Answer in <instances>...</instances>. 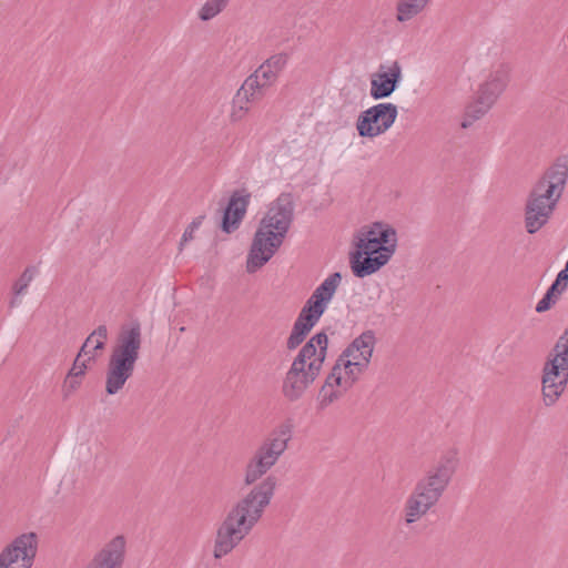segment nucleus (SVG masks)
<instances>
[{
	"label": "nucleus",
	"mask_w": 568,
	"mask_h": 568,
	"mask_svg": "<svg viewBox=\"0 0 568 568\" xmlns=\"http://www.w3.org/2000/svg\"><path fill=\"white\" fill-rule=\"evenodd\" d=\"M275 488L276 479L268 476L232 506L216 529L213 547L215 559L229 555L250 535L271 504Z\"/></svg>",
	"instance_id": "f257e3e1"
},
{
	"label": "nucleus",
	"mask_w": 568,
	"mask_h": 568,
	"mask_svg": "<svg viewBox=\"0 0 568 568\" xmlns=\"http://www.w3.org/2000/svg\"><path fill=\"white\" fill-rule=\"evenodd\" d=\"M293 217L294 201L290 193H282L271 202L247 254V273H255L275 255L284 242Z\"/></svg>",
	"instance_id": "f03ea898"
},
{
	"label": "nucleus",
	"mask_w": 568,
	"mask_h": 568,
	"mask_svg": "<svg viewBox=\"0 0 568 568\" xmlns=\"http://www.w3.org/2000/svg\"><path fill=\"white\" fill-rule=\"evenodd\" d=\"M459 464L458 452L445 450L416 483L405 503V523L410 525L425 516L443 497Z\"/></svg>",
	"instance_id": "7ed1b4c3"
},
{
	"label": "nucleus",
	"mask_w": 568,
	"mask_h": 568,
	"mask_svg": "<svg viewBox=\"0 0 568 568\" xmlns=\"http://www.w3.org/2000/svg\"><path fill=\"white\" fill-rule=\"evenodd\" d=\"M568 178L566 161H558L534 184L525 205V229L535 234L550 220Z\"/></svg>",
	"instance_id": "20e7f679"
},
{
	"label": "nucleus",
	"mask_w": 568,
	"mask_h": 568,
	"mask_svg": "<svg viewBox=\"0 0 568 568\" xmlns=\"http://www.w3.org/2000/svg\"><path fill=\"white\" fill-rule=\"evenodd\" d=\"M390 236V227L379 222L363 226L354 237V250L349 254V263L356 277H366L382 266L389 257L390 250L386 246Z\"/></svg>",
	"instance_id": "39448f33"
},
{
	"label": "nucleus",
	"mask_w": 568,
	"mask_h": 568,
	"mask_svg": "<svg viewBox=\"0 0 568 568\" xmlns=\"http://www.w3.org/2000/svg\"><path fill=\"white\" fill-rule=\"evenodd\" d=\"M142 346V332L139 322L123 326L116 344L110 354L105 371V393L116 395L133 375Z\"/></svg>",
	"instance_id": "423d86ee"
},
{
	"label": "nucleus",
	"mask_w": 568,
	"mask_h": 568,
	"mask_svg": "<svg viewBox=\"0 0 568 568\" xmlns=\"http://www.w3.org/2000/svg\"><path fill=\"white\" fill-rule=\"evenodd\" d=\"M293 437V425L283 422L261 442L244 469V484L250 486L267 474L284 455Z\"/></svg>",
	"instance_id": "0eeeda50"
},
{
	"label": "nucleus",
	"mask_w": 568,
	"mask_h": 568,
	"mask_svg": "<svg viewBox=\"0 0 568 568\" xmlns=\"http://www.w3.org/2000/svg\"><path fill=\"white\" fill-rule=\"evenodd\" d=\"M374 344L373 331L363 332L337 358L331 372V379L349 389L368 367Z\"/></svg>",
	"instance_id": "6e6552de"
},
{
	"label": "nucleus",
	"mask_w": 568,
	"mask_h": 568,
	"mask_svg": "<svg viewBox=\"0 0 568 568\" xmlns=\"http://www.w3.org/2000/svg\"><path fill=\"white\" fill-rule=\"evenodd\" d=\"M568 383V326L557 339L552 354L544 366L542 397L546 406H552Z\"/></svg>",
	"instance_id": "1a4fd4ad"
},
{
	"label": "nucleus",
	"mask_w": 568,
	"mask_h": 568,
	"mask_svg": "<svg viewBox=\"0 0 568 568\" xmlns=\"http://www.w3.org/2000/svg\"><path fill=\"white\" fill-rule=\"evenodd\" d=\"M342 282V274L334 272L329 274L312 293L301 310L293 329L306 337L311 329L317 324L328 307L338 286Z\"/></svg>",
	"instance_id": "9d476101"
},
{
	"label": "nucleus",
	"mask_w": 568,
	"mask_h": 568,
	"mask_svg": "<svg viewBox=\"0 0 568 568\" xmlns=\"http://www.w3.org/2000/svg\"><path fill=\"white\" fill-rule=\"evenodd\" d=\"M328 338L325 333L315 334L298 352L290 367L314 383L318 377L327 351Z\"/></svg>",
	"instance_id": "9b49d317"
},
{
	"label": "nucleus",
	"mask_w": 568,
	"mask_h": 568,
	"mask_svg": "<svg viewBox=\"0 0 568 568\" xmlns=\"http://www.w3.org/2000/svg\"><path fill=\"white\" fill-rule=\"evenodd\" d=\"M37 550V534H22L0 554V568H31Z\"/></svg>",
	"instance_id": "f8f14e48"
},
{
	"label": "nucleus",
	"mask_w": 568,
	"mask_h": 568,
	"mask_svg": "<svg viewBox=\"0 0 568 568\" xmlns=\"http://www.w3.org/2000/svg\"><path fill=\"white\" fill-rule=\"evenodd\" d=\"M390 126V102L376 104L362 112L357 120V131L361 136H377Z\"/></svg>",
	"instance_id": "ddd939ff"
},
{
	"label": "nucleus",
	"mask_w": 568,
	"mask_h": 568,
	"mask_svg": "<svg viewBox=\"0 0 568 568\" xmlns=\"http://www.w3.org/2000/svg\"><path fill=\"white\" fill-rule=\"evenodd\" d=\"M126 557V539L122 535L106 541L88 562L85 568H122Z\"/></svg>",
	"instance_id": "4468645a"
},
{
	"label": "nucleus",
	"mask_w": 568,
	"mask_h": 568,
	"mask_svg": "<svg viewBox=\"0 0 568 568\" xmlns=\"http://www.w3.org/2000/svg\"><path fill=\"white\" fill-rule=\"evenodd\" d=\"M251 195L245 191H235L224 210L222 219V230L225 233H232L239 229L243 217L245 216L250 204Z\"/></svg>",
	"instance_id": "2eb2a0df"
},
{
	"label": "nucleus",
	"mask_w": 568,
	"mask_h": 568,
	"mask_svg": "<svg viewBox=\"0 0 568 568\" xmlns=\"http://www.w3.org/2000/svg\"><path fill=\"white\" fill-rule=\"evenodd\" d=\"M509 79V70L507 67L499 64L491 70L485 81L479 85L477 94L493 105L504 92Z\"/></svg>",
	"instance_id": "dca6fc26"
},
{
	"label": "nucleus",
	"mask_w": 568,
	"mask_h": 568,
	"mask_svg": "<svg viewBox=\"0 0 568 568\" xmlns=\"http://www.w3.org/2000/svg\"><path fill=\"white\" fill-rule=\"evenodd\" d=\"M312 384L303 374H298L290 367L283 378L282 394L286 399L295 402L304 395Z\"/></svg>",
	"instance_id": "f3484780"
},
{
	"label": "nucleus",
	"mask_w": 568,
	"mask_h": 568,
	"mask_svg": "<svg viewBox=\"0 0 568 568\" xmlns=\"http://www.w3.org/2000/svg\"><path fill=\"white\" fill-rule=\"evenodd\" d=\"M288 62V57L285 53H277L270 57L263 62L255 72L267 83L270 87L273 85L281 72L285 69Z\"/></svg>",
	"instance_id": "a211bd4d"
},
{
	"label": "nucleus",
	"mask_w": 568,
	"mask_h": 568,
	"mask_svg": "<svg viewBox=\"0 0 568 568\" xmlns=\"http://www.w3.org/2000/svg\"><path fill=\"white\" fill-rule=\"evenodd\" d=\"M348 388H344L331 379V374L326 377L324 385L321 387L317 396V407L321 410L326 409L334 402L339 399Z\"/></svg>",
	"instance_id": "6ab92c4d"
},
{
	"label": "nucleus",
	"mask_w": 568,
	"mask_h": 568,
	"mask_svg": "<svg viewBox=\"0 0 568 568\" xmlns=\"http://www.w3.org/2000/svg\"><path fill=\"white\" fill-rule=\"evenodd\" d=\"M432 0H397L396 19L399 22H408L423 13Z\"/></svg>",
	"instance_id": "aec40b11"
},
{
	"label": "nucleus",
	"mask_w": 568,
	"mask_h": 568,
	"mask_svg": "<svg viewBox=\"0 0 568 568\" xmlns=\"http://www.w3.org/2000/svg\"><path fill=\"white\" fill-rule=\"evenodd\" d=\"M371 95L374 99L390 95V67L381 65L379 71L372 75Z\"/></svg>",
	"instance_id": "412c9836"
},
{
	"label": "nucleus",
	"mask_w": 568,
	"mask_h": 568,
	"mask_svg": "<svg viewBox=\"0 0 568 568\" xmlns=\"http://www.w3.org/2000/svg\"><path fill=\"white\" fill-rule=\"evenodd\" d=\"M491 103L485 101L479 97V94H477L476 100L467 105L460 126L463 129L470 128L474 122L481 119L491 109Z\"/></svg>",
	"instance_id": "4be33fe9"
},
{
	"label": "nucleus",
	"mask_w": 568,
	"mask_h": 568,
	"mask_svg": "<svg viewBox=\"0 0 568 568\" xmlns=\"http://www.w3.org/2000/svg\"><path fill=\"white\" fill-rule=\"evenodd\" d=\"M268 87L270 85L264 83V80L254 72L245 79L236 92L251 101H255L262 97L263 90Z\"/></svg>",
	"instance_id": "5701e85b"
},
{
	"label": "nucleus",
	"mask_w": 568,
	"mask_h": 568,
	"mask_svg": "<svg viewBox=\"0 0 568 568\" xmlns=\"http://www.w3.org/2000/svg\"><path fill=\"white\" fill-rule=\"evenodd\" d=\"M106 339L108 328L105 325H100L87 337L80 351L88 356L97 355V351L104 348Z\"/></svg>",
	"instance_id": "b1692460"
},
{
	"label": "nucleus",
	"mask_w": 568,
	"mask_h": 568,
	"mask_svg": "<svg viewBox=\"0 0 568 568\" xmlns=\"http://www.w3.org/2000/svg\"><path fill=\"white\" fill-rule=\"evenodd\" d=\"M37 270L34 267H27L20 277L12 285L13 297L10 301V307H17L20 305V296L27 293L30 283L36 276Z\"/></svg>",
	"instance_id": "393cba45"
},
{
	"label": "nucleus",
	"mask_w": 568,
	"mask_h": 568,
	"mask_svg": "<svg viewBox=\"0 0 568 568\" xmlns=\"http://www.w3.org/2000/svg\"><path fill=\"white\" fill-rule=\"evenodd\" d=\"M252 102L253 101L236 92L231 103V110L229 114L230 121L233 123L242 121L250 112V105Z\"/></svg>",
	"instance_id": "a878e982"
},
{
	"label": "nucleus",
	"mask_w": 568,
	"mask_h": 568,
	"mask_svg": "<svg viewBox=\"0 0 568 568\" xmlns=\"http://www.w3.org/2000/svg\"><path fill=\"white\" fill-rule=\"evenodd\" d=\"M230 0H206L197 11L201 21L206 22L217 17L229 4Z\"/></svg>",
	"instance_id": "bb28decb"
},
{
	"label": "nucleus",
	"mask_w": 568,
	"mask_h": 568,
	"mask_svg": "<svg viewBox=\"0 0 568 568\" xmlns=\"http://www.w3.org/2000/svg\"><path fill=\"white\" fill-rule=\"evenodd\" d=\"M97 355H87L79 351L77 357L73 361L72 367L69 369L71 376H78L83 378L88 368L95 362Z\"/></svg>",
	"instance_id": "cd10ccee"
},
{
	"label": "nucleus",
	"mask_w": 568,
	"mask_h": 568,
	"mask_svg": "<svg viewBox=\"0 0 568 568\" xmlns=\"http://www.w3.org/2000/svg\"><path fill=\"white\" fill-rule=\"evenodd\" d=\"M562 293L564 291L559 288L558 284L552 283L544 297L537 303L536 312L544 313L550 310V307L559 300Z\"/></svg>",
	"instance_id": "c85d7f7f"
},
{
	"label": "nucleus",
	"mask_w": 568,
	"mask_h": 568,
	"mask_svg": "<svg viewBox=\"0 0 568 568\" xmlns=\"http://www.w3.org/2000/svg\"><path fill=\"white\" fill-rule=\"evenodd\" d=\"M204 220V216L200 215L195 217L184 230V233L182 234V239L180 242V247L182 248L187 242L192 241L194 237V233L199 230V227L202 225V222Z\"/></svg>",
	"instance_id": "c756f323"
},
{
	"label": "nucleus",
	"mask_w": 568,
	"mask_h": 568,
	"mask_svg": "<svg viewBox=\"0 0 568 568\" xmlns=\"http://www.w3.org/2000/svg\"><path fill=\"white\" fill-rule=\"evenodd\" d=\"M82 378L78 376H71V374H67L63 385L62 392L64 397L71 396L75 390L81 386Z\"/></svg>",
	"instance_id": "7c9ffc66"
},
{
	"label": "nucleus",
	"mask_w": 568,
	"mask_h": 568,
	"mask_svg": "<svg viewBox=\"0 0 568 568\" xmlns=\"http://www.w3.org/2000/svg\"><path fill=\"white\" fill-rule=\"evenodd\" d=\"M305 336L301 333H297V331H294L292 328L291 334L286 341V347L288 351H293L297 348L304 341Z\"/></svg>",
	"instance_id": "2f4dec72"
},
{
	"label": "nucleus",
	"mask_w": 568,
	"mask_h": 568,
	"mask_svg": "<svg viewBox=\"0 0 568 568\" xmlns=\"http://www.w3.org/2000/svg\"><path fill=\"white\" fill-rule=\"evenodd\" d=\"M552 283L558 284L559 288L562 290L564 292L567 290L568 272L566 271V267L557 274L556 280Z\"/></svg>",
	"instance_id": "473e14b6"
},
{
	"label": "nucleus",
	"mask_w": 568,
	"mask_h": 568,
	"mask_svg": "<svg viewBox=\"0 0 568 568\" xmlns=\"http://www.w3.org/2000/svg\"><path fill=\"white\" fill-rule=\"evenodd\" d=\"M402 70L397 62H393V92L396 90L397 84L400 80Z\"/></svg>",
	"instance_id": "72a5a7b5"
},
{
	"label": "nucleus",
	"mask_w": 568,
	"mask_h": 568,
	"mask_svg": "<svg viewBox=\"0 0 568 568\" xmlns=\"http://www.w3.org/2000/svg\"><path fill=\"white\" fill-rule=\"evenodd\" d=\"M395 248H396V232L393 229V246H392L393 253L395 252Z\"/></svg>",
	"instance_id": "f704fd0d"
},
{
	"label": "nucleus",
	"mask_w": 568,
	"mask_h": 568,
	"mask_svg": "<svg viewBox=\"0 0 568 568\" xmlns=\"http://www.w3.org/2000/svg\"><path fill=\"white\" fill-rule=\"evenodd\" d=\"M396 116H397V109H396V106L393 104V123L395 122Z\"/></svg>",
	"instance_id": "c9c22d12"
}]
</instances>
